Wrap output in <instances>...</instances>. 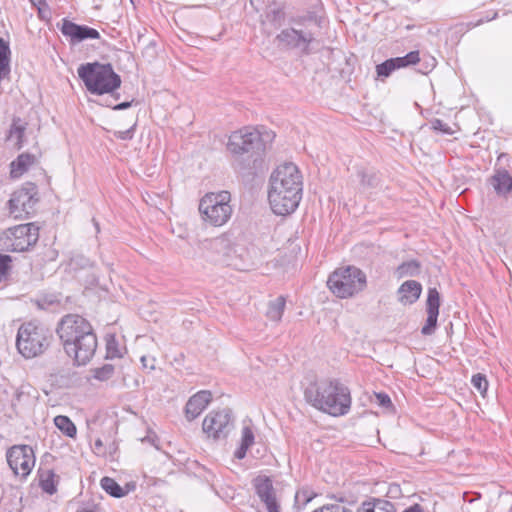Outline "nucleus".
<instances>
[{
    "label": "nucleus",
    "mask_w": 512,
    "mask_h": 512,
    "mask_svg": "<svg viewBox=\"0 0 512 512\" xmlns=\"http://www.w3.org/2000/svg\"><path fill=\"white\" fill-rule=\"evenodd\" d=\"M56 334L74 364L86 365L95 355L97 337L91 323L78 314H66L57 324Z\"/></svg>",
    "instance_id": "f257e3e1"
},
{
    "label": "nucleus",
    "mask_w": 512,
    "mask_h": 512,
    "mask_svg": "<svg viewBox=\"0 0 512 512\" xmlns=\"http://www.w3.org/2000/svg\"><path fill=\"white\" fill-rule=\"evenodd\" d=\"M227 149L233 155L234 169L243 175L254 176L268 169L267 145L255 127L247 126L232 132Z\"/></svg>",
    "instance_id": "f03ea898"
},
{
    "label": "nucleus",
    "mask_w": 512,
    "mask_h": 512,
    "mask_svg": "<svg viewBox=\"0 0 512 512\" xmlns=\"http://www.w3.org/2000/svg\"><path fill=\"white\" fill-rule=\"evenodd\" d=\"M303 181L294 163L279 165L269 179L268 200L276 215H289L296 210L302 198Z\"/></svg>",
    "instance_id": "7ed1b4c3"
},
{
    "label": "nucleus",
    "mask_w": 512,
    "mask_h": 512,
    "mask_svg": "<svg viewBox=\"0 0 512 512\" xmlns=\"http://www.w3.org/2000/svg\"><path fill=\"white\" fill-rule=\"evenodd\" d=\"M304 396L313 407L334 417L346 415L351 408L350 390L338 379L312 382L306 387Z\"/></svg>",
    "instance_id": "20e7f679"
},
{
    "label": "nucleus",
    "mask_w": 512,
    "mask_h": 512,
    "mask_svg": "<svg viewBox=\"0 0 512 512\" xmlns=\"http://www.w3.org/2000/svg\"><path fill=\"white\" fill-rule=\"evenodd\" d=\"M77 73L91 94H111L116 99L119 98V94L114 93L121 86V77L110 63L87 62L78 67Z\"/></svg>",
    "instance_id": "39448f33"
},
{
    "label": "nucleus",
    "mask_w": 512,
    "mask_h": 512,
    "mask_svg": "<svg viewBox=\"0 0 512 512\" xmlns=\"http://www.w3.org/2000/svg\"><path fill=\"white\" fill-rule=\"evenodd\" d=\"M236 416L229 407L209 411L202 421V433L212 444L224 445L235 434Z\"/></svg>",
    "instance_id": "423d86ee"
},
{
    "label": "nucleus",
    "mask_w": 512,
    "mask_h": 512,
    "mask_svg": "<svg viewBox=\"0 0 512 512\" xmlns=\"http://www.w3.org/2000/svg\"><path fill=\"white\" fill-rule=\"evenodd\" d=\"M52 335L42 324L30 321L23 323L17 332L16 347L26 359L37 357L50 345Z\"/></svg>",
    "instance_id": "0eeeda50"
},
{
    "label": "nucleus",
    "mask_w": 512,
    "mask_h": 512,
    "mask_svg": "<svg viewBox=\"0 0 512 512\" xmlns=\"http://www.w3.org/2000/svg\"><path fill=\"white\" fill-rule=\"evenodd\" d=\"M327 285L334 295L345 299L363 291L367 285V278L360 268L348 265L332 272Z\"/></svg>",
    "instance_id": "6e6552de"
},
{
    "label": "nucleus",
    "mask_w": 512,
    "mask_h": 512,
    "mask_svg": "<svg viewBox=\"0 0 512 512\" xmlns=\"http://www.w3.org/2000/svg\"><path fill=\"white\" fill-rule=\"evenodd\" d=\"M231 194L228 191L206 193L199 202V212L205 223L214 227L226 224L232 216Z\"/></svg>",
    "instance_id": "1a4fd4ad"
},
{
    "label": "nucleus",
    "mask_w": 512,
    "mask_h": 512,
    "mask_svg": "<svg viewBox=\"0 0 512 512\" xmlns=\"http://www.w3.org/2000/svg\"><path fill=\"white\" fill-rule=\"evenodd\" d=\"M39 239V227L27 223L8 228L0 235V248L9 252H24Z\"/></svg>",
    "instance_id": "9d476101"
},
{
    "label": "nucleus",
    "mask_w": 512,
    "mask_h": 512,
    "mask_svg": "<svg viewBox=\"0 0 512 512\" xmlns=\"http://www.w3.org/2000/svg\"><path fill=\"white\" fill-rule=\"evenodd\" d=\"M278 46L285 50L298 51L303 56L312 54L311 45L315 41L314 34L309 30L284 28L275 38Z\"/></svg>",
    "instance_id": "9b49d317"
},
{
    "label": "nucleus",
    "mask_w": 512,
    "mask_h": 512,
    "mask_svg": "<svg viewBox=\"0 0 512 512\" xmlns=\"http://www.w3.org/2000/svg\"><path fill=\"white\" fill-rule=\"evenodd\" d=\"M37 194V186L33 183L16 190L8 201L10 215L15 219L28 218L38 202Z\"/></svg>",
    "instance_id": "f8f14e48"
},
{
    "label": "nucleus",
    "mask_w": 512,
    "mask_h": 512,
    "mask_svg": "<svg viewBox=\"0 0 512 512\" xmlns=\"http://www.w3.org/2000/svg\"><path fill=\"white\" fill-rule=\"evenodd\" d=\"M7 462L15 475L25 478L35 465L34 450H7Z\"/></svg>",
    "instance_id": "ddd939ff"
},
{
    "label": "nucleus",
    "mask_w": 512,
    "mask_h": 512,
    "mask_svg": "<svg viewBox=\"0 0 512 512\" xmlns=\"http://www.w3.org/2000/svg\"><path fill=\"white\" fill-rule=\"evenodd\" d=\"M420 61V53L418 50L411 51L405 56L395 57L385 60L376 66V73L378 77L387 78L395 70L406 68L415 65Z\"/></svg>",
    "instance_id": "4468645a"
},
{
    "label": "nucleus",
    "mask_w": 512,
    "mask_h": 512,
    "mask_svg": "<svg viewBox=\"0 0 512 512\" xmlns=\"http://www.w3.org/2000/svg\"><path fill=\"white\" fill-rule=\"evenodd\" d=\"M254 488L260 500L265 504L268 512H280V506L276 499V492L272 480L266 476H258L254 479Z\"/></svg>",
    "instance_id": "2eb2a0df"
},
{
    "label": "nucleus",
    "mask_w": 512,
    "mask_h": 512,
    "mask_svg": "<svg viewBox=\"0 0 512 512\" xmlns=\"http://www.w3.org/2000/svg\"><path fill=\"white\" fill-rule=\"evenodd\" d=\"M238 436L237 448H251L263 444V435L258 425L249 417L241 421Z\"/></svg>",
    "instance_id": "dca6fc26"
},
{
    "label": "nucleus",
    "mask_w": 512,
    "mask_h": 512,
    "mask_svg": "<svg viewBox=\"0 0 512 512\" xmlns=\"http://www.w3.org/2000/svg\"><path fill=\"white\" fill-rule=\"evenodd\" d=\"M61 33L70 39L71 44L80 43L87 39H99L100 33L87 25H79L68 19H63Z\"/></svg>",
    "instance_id": "f3484780"
},
{
    "label": "nucleus",
    "mask_w": 512,
    "mask_h": 512,
    "mask_svg": "<svg viewBox=\"0 0 512 512\" xmlns=\"http://www.w3.org/2000/svg\"><path fill=\"white\" fill-rule=\"evenodd\" d=\"M439 307L440 294L438 290L436 288H429L426 301L427 319L424 326L421 328V333L423 335L428 336L435 332L439 316Z\"/></svg>",
    "instance_id": "a211bd4d"
},
{
    "label": "nucleus",
    "mask_w": 512,
    "mask_h": 512,
    "mask_svg": "<svg viewBox=\"0 0 512 512\" xmlns=\"http://www.w3.org/2000/svg\"><path fill=\"white\" fill-rule=\"evenodd\" d=\"M212 399V393L208 390H201L192 395L184 407V416L186 420L191 422L199 417L210 404Z\"/></svg>",
    "instance_id": "6ab92c4d"
},
{
    "label": "nucleus",
    "mask_w": 512,
    "mask_h": 512,
    "mask_svg": "<svg viewBox=\"0 0 512 512\" xmlns=\"http://www.w3.org/2000/svg\"><path fill=\"white\" fill-rule=\"evenodd\" d=\"M286 13L284 6L276 1L269 3L263 14L260 16V23L263 27L270 25L277 29L282 26L285 21Z\"/></svg>",
    "instance_id": "aec40b11"
},
{
    "label": "nucleus",
    "mask_w": 512,
    "mask_h": 512,
    "mask_svg": "<svg viewBox=\"0 0 512 512\" xmlns=\"http://www.w3.org/2000/svg\"><path fill=\"white\" fill-rule=\"evenodd\" d=\"M497 195L507 197L512 195V176L505 168L495 169L494 174L488 179Z\"/></svg>",
    "instance_id": "412c9836"
},
{
    "label": "nucleus",
    "mask_w": 512,
    "mask_h": 512,
    "mask_svg": "<svg viewBox=\"0 0 512 512\" xmlns=\"http://www.w3.org/2000/svg\"><path fill=\"white\" fill-rule=\"evenodd\" d=\"M422 285L415 280H407L398 288V300L403 305L414 304L421 295Z\"/></svg>",
    "instance_id": "4be33fe9"
},
{
    "label": "nucleus",
    "mask_w": 512,
    "mask_h": 512,
    "mask_svg": "<svg viewBox=\"0 0 512 512\" xmlns=\"http://www.w3.org/2000/svg\"><path fill=\"white\" fill-rule=\"evenodd\" d=\"M36 161L33 154L22 153L14 161L11 162V176L13 178L20 177L25 173L31 165Z\"/></svg>",
    "instance_id": "5701e85b"
},
{
    "label": "nucleus",
    "mask_w": 512,
    "mask_h": 512,
    "mask_svg": "<svg viewBox=\"0 0 512 512\" xmlns=\"http://www.w3.org/2000/svg\"><path fill=\"white\" fill-rule=\"evenodd\" d=\"M357 176L360 178V185L363 191L375 189L380 183L379 175L373 169H359L357 171Z\"/></svg>",
    "instance_id": "b1692460"
},
{
    "label": "nucleus",
    "mask_w": 512,
    "mask_h": 512,
    "mask_svg": "<svg viewBox=\"0 0 512 512\" xmlns=\"http://www.w3.org/2000/svg\"><path fill=\"white\" fill-rule=\"evenodd\" d=\"M357 512H396L393 503L383 499L365 501L358 508Z\"/></svg>",
    "instance_id": "393cba45"
},
{
    "label": "nucleus",
    "mask_w": 512,
    "mask_h": 512,
    "mask_svg": "<svg viewBox=\"0 0 512 512\" xmlns=\"http://www.w3.org/2000/svg\"><path fill=\"white\" fill-rule=\"evenodd\" d=\"M421 273V263L412 259L401 263L395 270L398 279L405 277H415Z\"/></svg>",
    "instance_id": "a878e982"
},
{
    "label": "nucleus",
    "mask_w": 512,
    "mask_h": 512,
    "mask_svg": "<svg viewBox=\"0 0 512 512\" xmlns=\"http://www.w3.org/2000/svg\"><path fill=\"white\" fill-rule=\"evenodd\" d=\"M101 487L102 489L115 498H121L124 497L129 493V490H125L123 487H121L114 479L110 477H103L101 479Z\"/></svg>",
    "instance_id": "bb28decb"
},
{
    "label": "nucleus",
    "mask_w": 512,
    "mask_h": 512,
    "mask_svg": "<svg viewBox=\"0 0 512 512\" xmlns=\"http://www.w3.org/2000/svg\"><path fill=\"white\" fill-rule=\"evenodd\" d=\"M286 300L283 296L270 301L266 312L267 317L272 321H280L285 309Z\"/></svg>",
    "instance_id": "cd10ccee"
},
{
    "label": "nucleus",
    "mask_w": 512,
    "mask_h": 512,
    "mask_svg": "<svg viewBox=\"0 0 512 512\" xmlns=\"http://www.w3.org/2000/svg\"><path fill=\"white\" fill-rule=\"evenodd\" d=\"M55 426L66 436L75 437L77 429L75 424L71 421L68 416L58 415L54 418Z\"/></svg>",
    "instance_id": "c85d7f7f"
},
{
    "label": "nucleus",
    "mask_w": 512,
    "mask_h": 512,
    "mask_svg": "<svg viewBox=\"0 0 512 512\" xmlns=\"http://www.w3.org/2000/svg\"><path fill=\"white\" fill-rule=\"evenodd\" d=\"M26 123L20 118H14L9 130V138L16 137V146L18 149L23 147V138L26 131Z\"/></svg>",
    "instance_id": "c756f323"
},
{
    "label": "nucleus",
    "mask_w": 512,
    "mask_h": 512,
    "mask_svg": "<svg viewBox=\"0 0 512 512\" xmlns=\"http://www.w3.org/2000/svg\"><path fill=\"white\" fill-rule=\"evenodd\" d=\"M106 358L114 359L122 357V352L119 343L114 334L106 335Z\"/></svg>",
    "instance_id": "7c9ffc66"
},
{
    "label": "nucleus",
    "mask_w": 512,
    "mask_h": 512,
    "mask_svg": "<svg viewBox=\"0 0 512 512\" xmlns=\"http://www.w3.org/2000/svg\"><path fill=\"white\" fill-rule=\"evenodd\" d=\"M209 247L217 253H222L223 255H228V251H230V242L228 238L225 236H220L213 238L209 241Z\"/></svg>",
    "instance_id": "2f4dec72"
},
{
    "label": "nucleus",
    "mask_w": 512,
    "mask_h": 512,
    "mask_svg": "<svg viewBox=\"0 0 512 512\" xmlns=\"http://www.w3.org/2000/svg\"><path fill=\"white\" fill-rule=\"evenodd\" d=\"M471 384L482 396H485L488 389V380L485 375L481 373L473 375L471 378Z\"/></svg>",
    "instance_id": "473e14b6"
},
{
    "label": "nucleus",
    "mask_w": 512,
    "mask_h": 512,
    "mask_svg": "<svg viewBox=\"0 0 512 512\" xmlns=\"http://www.w3.org/2000/svg\"><path fill=\"white\" fill-rule=\"evenodd\" d=\"M114 366L111 364H104L103 366L94 370V378L99 381H106L114 374Z\"/></svg>",
    "instance_id": "72a5a7b5"
},
{
    "label": "nucleus",
    "mask_w": 512,
    "mask_h": 512,
    "mask_svg": "<svg viewBox=\"0 0 512 512\" xmlns=\"http://www.w3.org/2000/svg\"><path fill=\"white\" fill-rule=\"evenodd\" d=\"M375 402L382 408L387 409L389 411L394 410V406L392 404L390 396L385 392L374 393Z\"/></svg>",
    "instance_id": "f704fd0d"
},
{
    "label": "nucleus",
    "mask_w": 512,
    "mask_h": 512,
    "mask_svg": "<svg viewBox=\"0 0 512 512\" xmlns=\"http://www.w3.org/2000/svg\"><path fill=\"white\" fill-rule=\"evenodd\" d=\"M432 452H433V450H427V451L421 450V452L419 453V456L427 457L428 462L440 463V462L446 461L449 458V456L451 455V452H446V453H443L442 455H434Z\"/></svg>",
    "instance_id": "c9c22d12"
},
{
    "label": "nucleus",
    "mask_w": 512,
    "mask_h": 512,
    "mask_svg": "<svg viewBox=\"0 0 512 512\" xmlns=\"http://www.w3.org/2000/svg\"><path fill=\"white\" fill-rule=\"evenodd\" d=\"M12 258L9 255L0 253V282L6 279L11 268Z\"/></svg>",
    "instance_id": "e433bc0d"
},
{
    "label": "nucleus",
    "mask_w": 512,
    "mask_h": 512,
    "mask_svg": "<svg viewBox=\"0 0 512 512\" xmlns=\"http://www.w3.org/2000/svg\"><path fill=\"white\" fill-rule=\"evenodd\" d=\"M53 477V473H49L46 478L40 479L41 489L50 495L54 494L57 491Z\"/></svg>",
    "instance_id": "4c0bfd02"
},
{
    "label": "nucleus",
    "mask_w": 512,
    "mask_h": 512,
    "mask_svg": "<svg viewBox=\"0 0 512 512\" xmlns=\"http://www.w3.org/2000/svg\"><path fill=\"white\" fill-rule=\"evenodd\" d=\"M312 512H353L350 508L340 504V503H334V504H327L323 505L320 508H317L313 510Z\"/></svg>",
    "instance_id": "58836bf2"
},
{
    "label": "nucleus",
    "mask_w": 512,
    "mask_h": 512,
    "mask_svg": "<svg viewBox=\"0 0 512 512\" xmlns=\"http://www.w3.org/2000/svg\"><path fill=\"white\" fill-rule=\"evenodd\" d=\"M431 127L433 130L441 132L443 134H453V130L451 129V127L447 123L437 118L431 121Z\"/></svg>",
    "instance_id": "ea45409f"
},
{
    "label": "nucleus",
    "mask_w": 512,
    "mask_h": 512,
    "mask_svg": "<svg viewBox=\"0 0 512 512\" xmlns=\"http://www.w3.org/2000/svg\"><path fill=\"white\" fill-rule=\"evenodd\" d=\"M136 124L123 131H114L113 135L120 140H131L134 137Z\"/></svg>",
    "instance_id": "a19ab883"
},
{
    "label": "nucleus",
    "mask_w": 512,
    "mask_h": 512,
    "mask_svg": "<svg viewBox=\"0 0 512 512\" xmlns=\"http://www.w3.org/2000/svg\"><path fill=\"white\" fill-rule=\"evenodd\" d=\"M143 478H144V481H143L142 485H145L146 487H150V486H154V485L164 484L165 483L164 480L157 479V478H154V477H150V476H147V475H144Z\"/></svg>",
    "instance_id": "79ce46f5"
},
{
    "label": "nucleus",
    "mask_w": 512,
    "mask_h": 512,
    "mask_svg": "<svg viewBox=\"0 0 512 512\" xmlns=\"http://www.w3.org/2000/svg\"><path fill=\"white\" fill-rule=\"evenodd\" d=\"M133 104V100L131 101H124V102H121L119 104H116L114 106H112V109L113 110H117V111H120V110H125V109H128L132 106ZM109 107H111V105H108Z\"/></svg>",
    "instance_id": "37998d69"
},
{
    "label": "nucleus",
    "mask_w": 512,
    "mask_h": 512,
    "mask_svg": "<svg viewBox=\"0 0 512 512\" xmlns=\"http://www.w3.org/2000/svg\"><path fill=\"white\" fill-rule=\"evenodd\" d=\"M403 512H424V509L419 504H414L406 508Z\"/></svg>",
    "instance_id": "c03bdc74"
},
{
    "label": "nucleus",
    "mask_w": 512,
    "mask_h": 512,
    "mask_svg": "<svg viewBox=\"0 0 512 512\" xmlns=\"http://www.w3.org/2000/svg\"><path fill=\"white\" fill-rule=\"evenodd\" d=\"M30 1L37 8H38V6H40L42 8H45V10H48V5L45 0H37V2H35L34 0H30Z\"/></svg>",
    "instance_id": "a18cd8bd"
},
{
    "label": "nucleus",
    "mask_w": 512,
    "mask_h": 512,
    "mask_svg": "<svg viewBox=\"0 0 512 512\" xmlns=\"http://www.w3.org/2000/svg\"><path fill=\"white\" fill-rule=\"evenodd\" d=\"M246 452H247V450H236L235 454H234V457L236 459L241 460V459L245 458Z\"/></svg>",
    "instance_id": "49530a36"
},
{
    "label": "nucleus",
    "mask_w": 512,
    "mask_h": 512,
    "mask_svg": "<svg viewBox=\"0 0 512 512\" xmlns=\"http://www.w3.org/2000/svg\"><path fill=\"white\" fill-rule=\"evenodd\" d=\"M96 510H97V507L94 505L91 508L80 507L77 509L76 512H96Z\"/></svg>",
    "instance_id": "de8ad7c7"
},
{
    "label": "nucleus",
    "mask_w": 512,
    "mask_h": 512,
    "mask_svg": "<svg viewBox=\"0 0 512 512\" xmlns=\"http://www.w3.org/2000/svg\"><path fill=\"white\" fill-rule=\"evenodd\" d=\"M125 490H129L130 491H133L135 489V484L134 483H127L125 485V487H123Z\"/></svg>",
    "instance_id": "09e8293b"
},
{
    "label": "nucleus",
    "mask_w": 512,
    "mask_h": 512,
    "mask_svg": "<svg viewBox=\"0 0 512 512\" xmlns=\"http://www.w3.org/2000/svg\"><path fill=\"white\" fill-rule=\"evenodd\" d=\"M9 448H21V449H24V448H31V447L28 446V445H25V444H15V445L10 446Z\"/></svg>",
    "instance_id": "8fccbe9b"
},
{
    "label": "nucleus",
    "mask_w": 512,
    "mask_h": 512,
    "mask_svg": "<svg viewBox=\"0 0 512 512\" xmlns=\"http://www.w3.org/2000/svg\"><path fill=\"white\" fill-rule=\"evenodd\" d=\"M102 445H103V443H102L101 439L97 438L95 441L96 448H100V447H102Z\"/></svg>",
    "instance_id": "3c124183"
},
{
    "label": "nucleus",
    "mask_w": 512,
    "mask_h": 512,
    "mask_svg": "<svg viewBox=\"0 0 512 512\" xmlns=\"http://www.w3.org/2000/svg\"><path fill=\"white\" fill-rule=\"evenodd\" d=\"M38 13L41 18H44V8L38 6Z\"/></svg>",
    "instance_id": "603ef678"
},
{
    "label": "nucleus",
    "mask_w": 512,
    "mask_h": 512,
    "mask_svg": "<svg viewBox=\"0 0 512 512\" xmlns=\"http://www.w3.org/2000/svg\"><path fill=\"white\" fill-rule=\"evenodd\" d=\"M141 362H142L144 367H147V357L146 356H142L141 357Z\"/></svg>",
    "instance_id": "864d4df0"
},
{
    "label": "nucleus",
    "mask_w": 512,
    "mask_h": 512,
    "mask_svg": "<svg viewBox=\"0 0 512 512\" xmlns=\"http://www.w3.org/2000/svg\"><path fill=\"white\" fill-rule=\"evenodd\" d=\"M489 20H490V19H486V20L480 19V20L475 24V26L480 25V24L484 23V21H489Z\"/></svg>",
    "instance_id": "5fc2aeb1"
},
{
    "label": "nucleus",
    "mask_w": 512,
    "mask_h": 512,
    "mask_svg": "<svg viewBox=\"0 0 512 512\" xmlns=\"http://www.w3.org/2000/svg\"><path fill=\"white\" fill-rule=\"evenodd\" d=\"M94 226L96 228V231L99 232L100 228L98 222L94 221Z\"/></svg>",
    "instance_id": "6e6d98bb"
},
{
    "label": "nucleus",
    "mask_w": 512,
    "mask_h": 512,
    "mask_svg": "<svg viewBox=\"0 0 512 512\" xmlns=\"http://www.w3.org/2000/svg\"><path fill=\"white\" fill-rule=\"evenodd\" d=\"M22 395V393H17V399L19 400L20 396Z\"/></svg>",
    "instance_id": "4d7b16f0"
},
{
    "label": "nucleus",
    "mask_w": 512,
    "mask_h": 512,
    "mask_svg": "<svg viewBox=\"0 0 512 512\" xmlns=\"http://www.w3.org/2000/svg\"><path fill=\"white\" fill-rule=\"evenodd\" d=\"M497 16V13H494L493 17L491 19H495Z\"/></svg>",
    "instance_id": "13d9d810"
},
{
    "label": "nucleus",
    "mask_w": 512,
    "mask_h": 512,
    "mask_svg": "<svg viewBox=\"0 0 512 512\" xmlns=\"http://www.w3.org/2000/svg\"><path fill=\"white\" fill-rule=\"evenodd\" d=\"M132 4H135V0H131Z\"/></svg>",
    "instance_id": "bf43d9fd"
}]
</instances>
